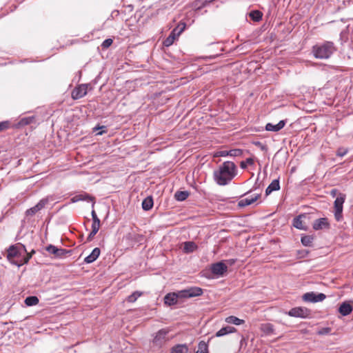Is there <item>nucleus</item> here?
<instances>
[{
	"label": "nucleus",
	"instance_id": "1",
	"mask_svg": "<svg viewBox=\"0 0 353 353\" xmlns=\"http://www.w3.org/2000/svg\"><path fill=\"white\" fill-rule=\"evenodd\" d=\"M236 175V166L232 161H225L213 172L214 181L219 185H226Z\"/></svg>",
	"mask_w": 353,
	"mask_h": 353
},
{
	"label": "nucleus",
	"instance_id": "2",
	"mask_svg": "<svg viewBox=\"0 0 353 353\" xmlns=\"http://www.w3.org/2000/svg\"><path fill=\"white\" fill-rule=\"evenodd\" d=\"M336 50V48L332 41H325L322 43L316 44L312 48V53L315 58L320 59H326L330 58Z\"/></svg>",
	"mask_w": 353,
	"mask_h": 353
},
{
	"label": "nucleus",
	"instance_id": "3",
	"mask_svg": "<svg viewBox=\"0 0 353 353\" xmlns=\"http://www.w3.org/2000/svg\"><path fill=\"white\" fill-rule=\"evenodd\" d=\"M26 253L25 245L21 243H17L11 245L7 250V259L14 265H17L16 261L22 260L23 255Z\"/></svg>",
	"mask_w": 353,
	"mask_h": 353
},
{
	"label": "nucleus",
	"instance_id": "4",
	"mask_svg": "<svg viewBox=\"0 0 353 353\" xmlns=\"http://www.w3.org/2000/svg\"><path fill=\"white\" fill-rule=\"evenodd\" d=\"M345 200V194L343 193H339L336 196L334 203V214L335 219L337 221H340L343 219V203Z\"/></svg>",
	"mask_w": 353,
	"mask_h": 353
},
{
	"label": "nucleus",
	"instance_id": "5",
	"mask_svg": "<svg viewBox=\"0 0 353 353\" xmlns=\"http://www.w3.org/2000/svg\"><path fill=\"white\" fill-rule=\"evenodd\" d=\"M170 331V330L168 328H163L159 330L153 338V345L159 347H162L167 341H169L168 334Z\"/></svg>",
	"mask_w": 353,
	"mask_h": 353
},
{
	"label": "nucleus",
	"instance_id": "6",
	"mask_svg": "<svg viewBox=\"0 0 353 353\" xmlns=\"http://www.w3.org/2000/svg\"><path fill=\"white\" fill-rule=\"evenodd\" d=\"M287 314L290 316L305 319L310 316V311L306 307H297L292 308Z\"/></svg>",
	"mask_w": 353,
	"mask_h": 353
},
{
	"label": "nucleus",
	"instance_id": "7",
	"mask_svg": "<svg viewBox=\"0 0 353 353\" xmlns=\"http://www.w3.org/2000/svg\"><path fill=\"white\" fill-rule=\"evenodd\" d=\"M326 296L323 293L307 292L303 294V299L306 302L317 303L323 301Z\"/></svg>",
	"mask_w": 353,
	"mask_h": 353
},
{
	"label": "nucleus",
	"instance_id": "8",
	"mask_svg": "<svg viewBox=\"0 0 353 353\" xmlns=\"http://www.w3.org/2000/svg\"><path fill=\"white\" fill-rule=\"evenodd\" d=\"M48 198H43V199H41L37 205H35L32 208L28 209L26 211V215L28 216H32L34 215L37 212H38L39 211H40L43 208H44L45 206L48 204Z\"/></svg>",
	"mask_w": 353,
	"mask_h": 353
},
{
	"label": "nucleus",
	"instance_id": "9",
	"mask_svg": "<svg viewBox=\"0 0 353 353\" xmlns=\"http://www.w3.org/2000/svg\"><path fill=\"white\" fill-rule=\"evenodd\" d=\"M88 84H81L76 87L72 92V98L77 100L85 96L88 92Z\"/></svg>",
	"mask_w": 353,
	"mask_h": 353
},
{
	"label": "nucleus",
	"instance_id": "10",
	"mask_svg": "<svg viewBox=\"0 0 353 353\" xmlns=\"http://www.w3.org/2000/svg\"><path fill=\"white\" fill-rule=\"evenodd\" d=\"M227 270L228 266L223 261L213 263L211 265L212 273L218 276H223Z\"/></svg>",
	"mask_w": 353,
	"mask_h": 353
},
{
	"label": "nucleus",
	"instance_id": "11",
	"mask_svg": "<svg viewBox=\"0 0 353 353\" xmlns=\"http://www.w3.org/2000/svg\"><path fill=\"white\" fill-rule=\"evenodd\" d=\"M46 250L50 253L53 254L56 257H62L66 254L70 252L69 250H66L62 248H58L54 245H49L46 247Z\"/></svg>",
	"mask_w": 353,
	"mask_h": 353
},
{
	"label": "nucleus",
	"instance_id": "12",
	"mask_svg": "<svg viewBox=\"0 0 353 353\" xmlns=\"http://www.w3.org/2000/svg\"><path fill=\"white\" fill-rule=\"evenodd\" d=\"M314 230H323L330 228V223L327 218H320L315 220L312 224Z\"/></svg>",
	"mask_w": 353,
	"mask_h": 353
},
{
	"label": "nucleus",
	"instance_id": "13",
	"mask_svg": "<svg viewBox=\"0 0 353 353\" xmlns=\"http://www.w3.org/2000/svg\"><path fill=\"white\" fill-rule=\"evenodd\" d=\"M259 196H260L259 194H252V195L249 196L248 197H246L245 199L240 200L238 205L241 208L251 205L254 202H255L259 198Z\"/></svg>",
	"mask_w": 353,
	"mask_h": 353
},
{
	"label": "nucleus",
	"instance_id": "14",
	"mask_svg": "<svg viewBox=\"0 0 353 353\" xmlns=\"http://www.w3.org/2000/svg\"><path fill=\"white\" fill-rule=\"evenodd\" d=\"M243 154V151L240 149H233L229 151L228 150H221L216 153L217 157H239Z\"/></svg>",
	"mask_w": 353,
	"mask_h": 353
},
{
	"label": "nucleus",
	"instance_id": "15",
	"mask_svg": "<svg viewBox=\"0 0 353 353\" xmlns=\"http://www.w3.org/2000/svg\"><path fill=\"white\" fill-rule=\"evenodd\" d=\"M178 296L176 292L168 293L164 297V303L169 306L175 305L177 303Z\"/></svg>",
	"mask_w": 353,
	"mask_h": 353
},
{
	"label": "nucleus",
	"instance_id": "16",
	"mask_svg": "<svg viewBox=\"0 0 353 353\" xmlns=\"http://www.w3.org/2000/svg\"><path fill=\"white\" fill-rule=\"evenodd\" d=\"M285 125V122L283 120L280 121L277 124H272L268 123L265 125V130L267 131L278 132L281 130Z\"/></svg>",
	"mask_w": 353,
	"mask_h": 353
},
{
	"label": "nucleus",
	"instance_id": "17",
	"mask_svg": "<svg viewBox=\"0 0 353 353\" xmlns=\"http://www.w3.org/2000/svg\"><path fill=\"white\" fill-rule=\"evenodd\" d=\"M100 254V249L99 248H95L93 249L92 252L84 259V262L85 263H91L97 260Z\"/></svg>",
	"mask_w": 353,
	"mask_h": 353
},
{
	"label": "nucleus",
	"instance_id": "18",
	"mask_svg": "<svg viewBox=\"0 0 353 353\" xmlns=\"http://www.w3.org/2000/svg\"><path fill=\"white\" fill-rule=\"evenodd\" d=\"M353 310L352 306L347 302H343L339 308V312L343 316L350 314Z\"/></svg>",
	"mask_w": 353,
	"mask_h": 353
},
{
	"label": "nucleus",
	"instance_id": "19",
	"mask_svg": "<svg viewBox=\"0 0 353 353\" xmlns=\"http://www.w3.org/2000/svg\"><path fill=\"white\" fill-rule=\"evenodd\" d=\"M236 332V329L234 327L231 326H225L220 329L218 332H216L215 336L217 337H221L228 334L234 333Z\"/></svg>",
	"mask_w": 353,
	"mask_h": 353
},
{
	"label": "nucleus",
	"instance_id": "20",
	"mask_svg": "<svg viewBox=\"0 0 353 353\" xmlns=\"http://www.w3.org/2000/svg\"><path fill=\"white\" fill-rule=\"evenodd\" d=\"M196 244L193 241H186L184 243V245L183 248V252L185 253H192L194 252L197 249Z\"/></svg>",
	"mask_w": 353,
	"mask_h": 353
},
{
	"label": "nucleus",
	"instance_id": "21",
	"mask_svg": "<svg viewBox=\"0 0 353 353\" xmlns=\"http://www.w3.org/2000/svg\"><path fill=\"white\" fill-rule=\"evenodd\" d=\"M280 189V184L279 179L273 180L271 183L268 186L265 190V194L267 195L272 193L273 191L279 190Z\"/></svg>",
	"mask_w": 353,
	"mask_h": 353
},
{
	"label": "nucleus",
	"instance_id": "22",
	"mask_svg": "<svg viewBox=\"0 0 353 353\" xmlns=\"http://www.w3.org/2000/svg\"><path fill=\"white\" fill-rule=\"evenodd\" d=\"M260 329L266 335L274 334V326L270 323H265L261 325Z\"/></svg>",
	"mask_w": 353,
	"mask_h": 353
},
{
	"label": "nucleus",
	"instance_id": "23",
	"mask_svg": "<svg viewBox=\"0 0 353 353\" xmlns=\"http://www.w3.org/2000/svg\"><path fill=\"white\" fill-rule=\"evenodd\" d=\"M188 347L185 344H178L173 346L170 350V353H188Z\"/></svg>",
	"mask_w": 353,
	"mask_h": 353
},
{
	"label": "nucleus",
	"instance_id": "24",
	"mask_svg": "<svg viewBox=\"0 0 353 353\" xmlns=\"http://www.w3.org/2000/svg\"><path fill=\"white\" fill-rule=\"evenodd\" d=\"M190 298L196 297L202 295L203 290L199 287H191L187 288Z\"/></svg>",
	"mask_w": 353,
	"mask_h": 353
},
{
	"label": "nucleus",
	"instance_id": "25",
	"mask_svg": "<svg viewBox=\"0 0 353 353\" xmlns=\"http://www.w3.org/2000/svg\"><path fill=\"white\" fill-rule=\"evenodd\" d=\"M225 323L228 324H233L235 325H240L241 324H243L245 323V321L243 319H241L236 316H230L225 319Z\"/></svg>",
	"mask_w": 353,
	"mask_h": 353
},
{
	"label": "nucleus",
	"instance_id": "26",
	"mask_svg": "<svg viewBox=\"0 0 353 353\" xmlns=\"http://www.w3.org/2000/svg\"><path fill=\"white\" fill-rule=\"evenodd\" d=\"M305 216L301 214L296 217H295L293 219V226L297 229L299 230H305V227L302 221V217H304Z\"/></svg>",
	"mask_w": 353,
	"mask_h": 353
},
{
	"label": "nucleus",
	"instance_id": "27",
	"mask_svg": "<svg viewBox=\"0 0 353 353\" xmlns=\"http://www.w3.org/2000/svg\"><path fill=\"white\" fill-rule=\"evenodd\" d=\"M153 207V199L152 196L146 197L142 202V208L145 210H150Z\"/></svg>",
	"mask_w": 353,
	"mask_h": 353
},
{
	"label": "nucleus",
	"instance_id": "28",
	"mask_svg": "<svg viewBox=\"0 0 353 353\" xmlns=\"http://www.w3.org/2000/svg\"><path fill=\"white\" fill-rule=\"evenodd\" d=\"M34 253V250H32L30 253H28V252L26 251V253H25V254L23 255L22 260L16 261V263H17V266L20 267L22 265L27 263L29 261L30 259L32 257V254Z\"/></svg>",
	"mask_w": 353,
	"mask_h": 353
},
{
	"label": "nucleus",
	"instance_id": "29",
	"mask_svg": "<svg viewBox=\"0 0 353 353\" xmlns=\"http://www.w3.org/2000/svg\"><path fill=\"white\" fill-rule=\"evenodd\" d=\"M188 196L189 193L187 191H178L174 194L175 199L179 201L185 200Z\"/></svg>",
	"mask_w": 353,
	"mask_h": 353
},
{
	"label": "nucleus",
	"instance_id": "30",
	"mask_svg": "<svg viewBox=\"0 0 353 353\" xmlns=\"http://www.w3.org/2000/svg\"><path fill=\"white\" fill-rule=\"evenodd\" d=\"M314 240V237L310 235H304L301 236V243L305 246H311Z\"/></svg>",
	"mask_w": 353,
	"mask_h": 353
},
{
	"label": "nucleus",
	"instance_id": "31",
	"mask_svg": "<svg viewBox=\"0 0 353 353\" xmlns=\"http://www.w3.org/2000/svg\"><path fill=\"white\" fill-rule=\"evenodd\" d=\"M143 294L142 292L135 291L132 294L127 297V301L129 303L135 302L139 297H140Z\"/></svg>",
	"mask_w": 353,
	"mask_h": 353
},
{
	"label": "nucleus",
	"instance_id": "32",
	"mask_svg": "<svg viewBox=\"0 0 353 353\" xmlns=\"http://www.w3.org/2000/svg\"><path fill=\"white\" fill-rule=\"evenodd\" d=\"M39 303V299L35 296H28L26 299H25V303L28 305V306H32V305H37V303Z\"/></svg>",
	"mask_w": 353,
	"mask_h": 353
},
{
	"label": "nucleus",
	"instance_id": "33",
	"mask_svg": "<svg viewBox=\"0 0 353 353\" xmlns=\"http://www.w3.org/2000/svg\"><path fill=\"white\" fill-rule=\"evenodd\" d=\"M196 353H208V344L204 341H200L198 345V350Z\"/></svg>",
	"mask_w": 353,
	"mask_h": 353
},
{
	"label": "nucleus",
	"instance_id": "34",
	"mask_svg": "<svg viewBox=\"0 0 353 353\" xmlns=\"http://www.w3.org/2000/svg\"><path fill=\"white\" fill-rule=\"evenodd\" d=\"M72 201L73 203L79 201H85V200H91V198L89 195L85 194H78L72 198Z\"/></svg>",
	"mask_w": 353,
	"mask_h": 353
},
{
	"label": "nucleus",
	"instance_id": "35",
	"mask_svg": "<svg viewBox=\"0 0 353 353\" xmlns=\"http://www.w3.org/2000/svg\"><path fill=\"white\" fill-rule=\"evenodd\" d=\"M34 120V117H23L19 121V125H26L30 124Z\"/></svg>",
	"mask_w": 353,
	"mask_h": 353
},
{
	"label": "nucleus",
	"instance_id": "36",
	"mask_svg": "<svg viewBox=\"0 0 353 353\" xmlns=\"http://www.w3.org/2000/svg\"><path fill=\"white\" fill-rule=\"evenodd\" d=\"M250 17L255 21H259L262 18V13L260 11H252L250 14Z\"/></svg>",
	"mask_w": 353,
	"mask_h": 353
},
{
	"label": "nucleus",
	"instance_id": "37",
	"mask_svg": "<svg viewBox=\"0 0 353 353\" xmlns=\"http://www.w3.org/2000/svg\"><path fill=\"white\" fill-rule=\"evenodd\" d=\"M178 299H189L190 296L188 295V292L187 289L180 290L176 292Z\"/></svg>",
	"mask_w": 353,
	"mask_h": 353
},
{
	"label": "nucleus",
	"instance_id": "38",
	"mask_svg": "<svg viewBox=\"0 0 353 353\" xmlns=\"http://www.w3.org/2000/svg\"><path fill=\"white\" fill-rule=\"evenodd\" d=\"M254 163V160L252 158H248L245 161H242L241 163V168L242 169H245L247 168L248 165H252Z\"/></svg>",
	"mask_w": 353,
	"mask_h": 353
},
{
	"label": "nucleus",
	"instance_id": "39",
	"mask_svg": "<svg viewBox=\"0 0 353 353\" xmlns=\"http://www.w3.org/2000/svg\"><path fill=\"white\" fill-rule=\"evenodd\" d=\"M174 40L173 39L172 36H168L164 41L163 45L166 47H169L173 44Z\"/></svg>",
	"mask_w": 353,
	"mask_h": 353
},
{
	"label": "nucleus",
	"instance_id": "40",
	"mask_svg": "<svg viewBox=\"0 0 353 353\" xmlns=\"http://www.w3.org/2000/svg\"><path fill=\"white\" fill-rule=\"evenodd\" d=\"M185 23H180L177 27H176L174 29L177 30V32L181 34V32L185 30Z\"/></svg>",
	"mask_w": 353,
	"mask_h": 353
},
{
	"label": "nucleus",
	"instance_id": "41",
	"mask_svg": "<svg viewBox=\"0 0 353 353\" xmlns=\"http://www.w3.org/2000/svg\"><path fill=\"white\" fill-rule=\"evenodd\" d=\"M101 225V222H92V230L94 231L95 232H98Z\"/></svg>",
	"mask_w": 353,
	"mask_h": 353
},
{
	"label": "nucleus",
	"instance_id": "42",
	"mask_svg": "<svg viewBox=\"0 0 353 353\" xmlns=\"http://www.w3.org/2000/svg\"><path fill=\"white\" fill-rule=\"evenodd\" d=\"M112 42H113L112 39H107L103 41L101 46L103 48H108L109 46H110L112 44Z\"/></svg>",
	"mask_w": 353,
	"mask_h": 353
},
{
	"label": "nucleus",
	"instance_id": "43",
	"mask_svg": "<svg viewBox=\"0 0 353 353\" xmlns=\"http://www.w3.org/2000/svg\"><path fill=\"white\" fill-rule=\"evenodd\" d=\"M9 126V123L7 121L0 122V131L7 129Z\"/></svg>",
	"mask_w": 353,
	"mask_h": 353
},
{
	"label": "nucleus",
	"instance_id": "44",
	"mask_svg": "<svg viewBox=\"0 0 353 353\" xmlns=\"http://www.w3.org/2000/svg\"><path fill=\"white\" fill-rule=\"evenodd\" d=\"M347 153V150L346 149H339L337 152V155L339 157H343Z\"/></svg>",
	"mask_w": 353,
	"mask_h": 353
},
{
	"label": "nucleus",
	"instance_id": "45",
	"mask_svg": "<svg viewBox=\"0 0 353 353\" xmlns=\"http://www.w3.org/2000/svg\"><path fill=\"white\" fill-rule=\"evenodd\" d=\"M91 214H92V222L100 221V219L98 218V216L94 210L92 211Z\"/></svg>",
	"mask_w": 353,
	"mask_h": 353
},
{
	"label": "nucleus",
	"instance_id": "46",
	"mask_svg": "<svg viewBox=\"0 0 353 353\" xmlns=\"http://www.w3.org/2000/svg\"><path fill=\"white\" fill-rule=\"evenodd\" d=\"M176 30H177L174 29L169 35L172 36L174 40H175L180 35Z\"/></svg>",
	"mask_w": 353,
	"mask_h": 353
},
{
	"label": "nucleus",
	"instance_id": "47",
	"mask_svg": "<svg viewBox=\"0 0 353 353\" xmlns=\"http://www.w3.org/2000/svg\"><path fill=\"white\" fill-rule=\"evenodd\" d=\"M97 232H95L94 231H91V232L89 234L88 236V241H90L93 239L94 236L96 235Z\"/></svg>",
	"mask_w": 353,
	"mask_h": 353
},
{
	"label": "nucleus",
	"instance_id": "48",
	"mask_svg": "<svg viewBox=\"0 0 353 353\" xmlns=\"http://www.w3.org/2000/svg\"><path fill=\"white\" fill-rule=\"evenodd\" d=\"M339 192H338V190L336 189H332L331 191H330V195L332 196V197H336L339 195Z\"/></svg>",
	"mask_w": 353,
	"mask_h": 353
},
{
	"label": "nucleus",
	"instance_id": "49",
	"mask_svg": "<svg viewBox=\"0 0 353 353\" xmlns=\"http://www.w3.org/2000/svg\"><path fill=\"white\" fill-rule=\"evenodd\" d=\"M228 261L230 262V264L232 265L234 263L235 261L234 259H231V260H229Z\"/></svg>",
	"mask_w": 353,
	"mask_h": 353
},
{
	"label": "nucleus",
	"instance_id": "50",
	"mask_svg": "<svg viewBox=\"0 0 353 353\" xmlns=\"http://www.w3.org/2000/svg\"><path fill=\"white\" fill-rule=\"evenodd\" d=\"M103 131H102V132H98V133H97V134H100V135H101V134H103Z\"/></svg>",
	"mask_w": 353,
	"mask_h": 353
},
{
	"label": "nucleus",
	"instance_id": "51",
	"mask_svg": "<svg viewBox=\"0 0 353 353\" xmlns=\"http://www.w3.org/2000/svg\"><path fill=\"white\" fill-rule=\"evenodd\" d=\"M105 128V126H101L99 128Z\"/></svg>",
	"mask_w": 353,
	"mask_h": 353
}]
</instances>
